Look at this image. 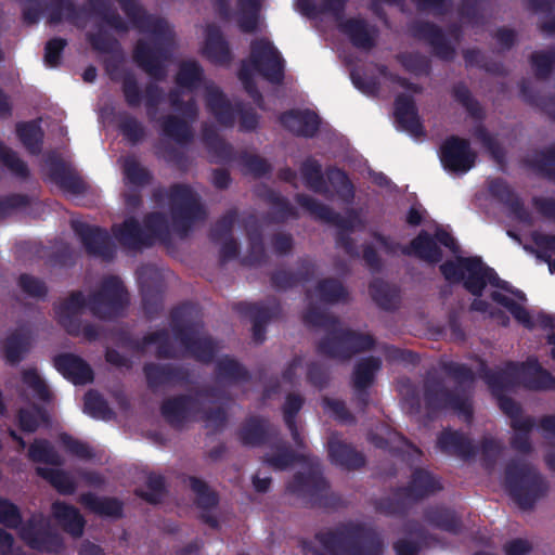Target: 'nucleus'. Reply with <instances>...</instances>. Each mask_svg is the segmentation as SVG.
Segmentation results:
<instances>
[{
  "mask_svg": "<svg viewBox=\"0 0 555 555\" xmlns=\"http://www.w3.org/2000/svg\"><path fill=\"white\" fill-rule=\"evenodd\" d=\"M16 134L29 153L39 154L41 152L43 131L36 121L17 122Z\"/></svg>",
  "mask_w": 555,
  "mask_h": 555,
  "instance_id": "58",
  "label": "nucleus"
},
{
  "mask_svg": "<svg viewBox=\"0 0 555 555\" xmlns=\"http://www.w3.org/2000/svg\"><path fill=\"white\" fill-rule=\"evenodd\" d=\"M439 158L448 172L464 175L475 166L477 154L472 150L469 140L453 134L440 145Z\"/></svg>",
  "mask_w": 555,
  "mask_h": 555,
  "instance_id": "17",
  "label": "nucleus"
},
{
  "mask_svg": "<svg viewBox=\"0 0 555 555\" xmlns=\"http://www.w3.org/2000/svg\"><path fill=\"white\" fill-rule=\"evenodd\" d=\"M143 373L151 390L172 383H186L190 378L188 369L173 364L149 362L143 365Z\"/></svg>",
  "mask_w": 555,
  "mask_h": 555,
  "instance_id": "31",
  "label": "nucleus"
},
{
  "mask_svg": "<svg viewBox=\"0 0 555 555\" xmlns=\"http://www.w3.org/2000/svg\"><path fill=\"white\" fill-rule=\"evenodd\" d=\"M28 459L34 463L61 466L63 461L52 443L47 439H35L28 448Z\"/></svg>",
  "mask_w": 555,
  "mask_h": 555,
  "instance_id": "62",
  "label": "nucleus"
},
{
  "mask_svg": "<svg viewBox=\"0 0 555 555\" xmlns=\"http://www.w3.org/2000/svg\"><path fill=\"white\" fill-rule=\"evenodd\" d=\"M112 231L119 244L130 250H141L152 247L150 236L145 235L144 228L134 217H129L120 224H115Z\"/></svg>",
  "mask_w": 555,
  "mask_h": 555,
  "instance_id": "34",
  "label": "nucleus"
},
{
  "mask_svg": "<svg viewBox=\"0 0 555 555\" xmlns=\"http://www.w3.org/2000/svg\"><path fill=\"white\" fill-rule=\"evenodd\" d=\"M90 11L118 33H127L128 25L105 0H88Z\"/></svg>",
  "mask_w": 555,
  "mask_h": 555,
  "instance_id": "60",
  "label": "nucleus"
},
{
  "mask_svg": "<svg viewBox=\"0 0 555 555\" xmlns=\"http://www.w3.org/2000/svg\"><path fill=\"white\" fill-rule=\"evenodd\" d=\"M519 93L522 100L541 108L550 118L555 121V94L552 96H542L534 90L530 80L522 78L519 82Z\"/></svg>",
  "mask_w": 555,
  "mask_h": 555,
  "instance_id": "55",
  "label": "nucleus"
},
{
  "mask_svg": "<svg viewBox=\"0 0 555 555\" xmlns=\"http://www.w3.org/2000/svg\"><path fill=\"white\" fill-rule=\"evenodd\" d=\"M525 165L538 176L555 182V143L535 151L531 157L525 159Z\"/></svg>",
  "mask_w": 555,
  "mask_h": 555,
  "instance_id": "51",
  "label": "nucleus"
},
{
  "mask_svg": "<svg viewBox=\"0 0 555 555\" xmlns=\"http://www.w3.org/2000/svg\"><path fill=\"white\" fill-rule=\"evenodd\" d=\"M414 38L426 41L434 54L443 61H452L455 56V48L447 39L443 30L433 22L417 21L410 27Z\"/></svg>",
  "mask_w": 555,
  "mask_h": 555,
  "instance_id": "21",
  "label": "nucleus"
},
{
  "mask_svg": "<svg viewBox=\"0 0 555 555\" xmlns=\"http://www.w3.org/2000/svg\"><path fill=\"white\" fill-rule=\"evenodd\" d=\"M304 403L305 399L300 395L291 392L286 396L282 406L284 423L291 433L294 443L299 449L305 448V441L299 433L296 418Z\"/></svg>",
  "mask_w": 555,
  "mask_h": 555,
  "instance_id": "49",
  "label": "nucleus"
},
{
  "mask_svg": "<svg viewBox=\"0 0 555 555\" xmlns=\"http://www.w3.org/2000/svg\"><path fill=\"white\" fill-rule=\"evenodd\" d=\"M327 452L331 462L345 470H358L365 466L364 454L358 451L351 443L340 440L332 435L327 442Z\"/></svg>",
  "mask_w": 555,
  "mask_h": 555,
  "instance_id": "30",
  "label": "nucleus"
},
{
  "mask_svg": "<svg viewBox=\"0 0 555 555\" xmlns=\"http://www.w3.org/2000/svg\"><path fill=\"white\" fill-rule=\"evenodd\" d=\"M20 538L35 551L60 554L65 545L60 533L54 531L42 514H33L18 529Z\"/></svg>",
  "mask_w": 555,
  "mask_h": 555,
  "instance_id": "14",
  "label": "nucleus"
},
{
  "mask_svg": "<svg viewBox=\"0 0 555 555\" xmlns=\"http://www.w3.org/2000/svg\"><path fill=\"white\" fill-rule=\"evenodd\" d=\"M234 310L248 317L250 321H259L266 324L273 319H278L282 313L281 302L274 297L259 302L240 301L234 305Z\"/></svg>",
  "mask_w": 555,
  "mask_h": 555,
  "instance_id": "39",
  "label": "nucleus"
},
{
  "mask_svg": "<svg viewBox=\"0 0 555 555\" xmlns=\"http://www.w3.org/2000/svg\"><path fill=\"white\" fill-rule=\"evenodd\" d=\"M369 293L374 302L385 311H395L400 305V289L376 278L369 284Z\"/></svg>",
  "mask_w": 555,
  "mask_h": 555,
  "instance_id": "44",
  "label": "nucleus"
},
{
  "mask_svg": "<svg viewBox=\"0 0 555 555\" xmlns=\"http://www.w3.org/2000/svg\"><path fill=\"white\" fill-rule=\"evenodd\" d=\"M279 121L284 129L300 138L315 137L321 126L319 115L309 108L285 111L279 116Z\"/></svg>",
  "mask_w": 555,
  "mask_h": 555,
  "instance_id": "22",
  "label": "nucleus"
},
{
  "mask_svg": "<svg viewBox=\"0 0 555 555\" xmlns=\"http://www.w3.org/2000/svg\"><path fill=\"white\" fill-rule=\"evenodd\" d=\"M338 29L359 50L371 51L376 46L378 29L376 26L369 24L365 18H345L339 22Z\"/></svg>",
  "mask_w": 555,
  "mask_h": 555,
  "instance_id": "24",
  "label": "nucleus"
},
{
  "mask_svg": "<svg viewBox=\"0 0 555 555\" xmlns=\"http://www.w3.org/2000/svg\"><path fill=\"white\" fill-rule=\"evenodd\" d=\"M315 540L330 555H383L379 533L363 522L347 521L315 533Z\"/></svg>",
  "mask_w": 555,
  "mask_h": 555,
  "instance_id": "5",
  "label": "nucleus"
},
{
  "mask_svg": "<svg viewBox=\"0 0 555 555\" xmlns=\"http://www.w3.org/2000/svg\"><path fill=\"white\" fill-rule=\"evenodd\" d=\"M198 401L191 395L180 393L164 399L160 404V414L175 429H181L191 418L199 412Z\"/></svg>",
  "mask_w": 555,
  "mask_h": 555,
  "instance_id": "20",
  "label": "nucleus"
},
{
  "mask_svg": "<svg viewBox=\"0 0 555 555\" xmlns=\"http://www.w3.org/2000/svg\"><path fill=\"white\" fill-rule=\"evenodd\" d=\"M152 198L158 205L168 198L172 230L180 238H186L195 223L204 221L207 217L198 195L189 184L173 183L168 190L156 188Z\"/></svg>",
  "mask_w": 555,
  "mask_h": 555,
  "instance_id": "6",
  "label": "nucleus"
},
{
  "mask_svg": "<svg viewBox=\"0 0 555 555\" xmlns=\"http://www.w3.org/2000/svg\"><path fill=\"white\" fill-rule=\"evenodd\" d=\"M203 54L217 65L229 64L232 59L229 43L217 25L211 24L206 28Z\"/></svg>",
  "mask_w": 555,
  "mask_h": 555,
  "instance_id": "38",
  "label": "nucleus"
},
{
  "mask_svg": "<svg viewBox=\"0 0 555 555\" xmlns=\"http://www.w3.org/2000/svg\"><path fill=\"white\" fill-rule=\"evenodd\" d=\"M189 486L195 494L194 503L196 507L202 511L199 519L211 529H218L220 527L219 520L210 514L219 505L218 492L212 490L206 481L195 476L189 477Z\"/></svg>",
  "mask_w": 555,
  "mask_h": 555,
  "instance_id": "25",
  "label": "nucleus"
},
{
  "mask_svg": "<svg viewBox=\"0 0 555 555\" xmlns=\"http://www.w3.org/2000/svg\"><path fill=\"white\" fill-rule=\"evenodd\" d=\"M300 175L305 185L310 191L326 197L328 196L330 189L319 160L313 157L306 158L300 165Z\"/></svg>",
  "mask_w": 555,
  "mask_h": 555,
  "instance_id": "50",
  "label": "nucleus"
},
{
  "mask_svg": "<svg viewBox=\"0 0 555 555\" xmlns=\"http://www.w3.org/2000/svg\"><path fill=\"white\" fill-rule=\"evenodd\" d=\"M532 242L537 247L535 256L548 264L551 273H555V234L534 232Z\"/></svg>",
  "mask_w": 555,
  "mask_h": 555,
  "instance_id": "64",
  "label": "nucleus"
},
{
  "mask_svg": "<svg viewBox=\"0 0 555 555\" xmlns=\"http://www.w3.org/2000/svg\"><path fill=\"white\" fill-rule=\"evenodd\" d=\"M498 399L500 410L511 418L513 429L532 430L535 422L532 417H522V408L513 398L505 393L494 396Z\"/></svg>",
  "mask_w": 555,
  "mask_h": 555,
  "instance_id": "53",
  "label": "nucleus"
},
{
  "mask_svg": "<svg viewBox=\"0 0 555 555\" xmlns=\"http://www.w3.org/2000/svg\"><path fill=\"white\" fill-rule=\"evenodd\" d=\"M51 513L66 533L73 538H80L83 534L86 519L77 507L57 500L52 503Z\"/></svg>",
  "mask_w": 555,
  "mask_h": 555,
  "instance_id": "37",
  "label": "nucleus"
},
{
  "mask_svg": "<svg viewBox=\"0 0 555 555\" xmlns=\"http://www.w3.org/2000/svg\"><path fill=\"white\" fill-rule=\"evenodd\" d=\"M279 429L263 416L247 417L240 429L237 437L243 446L260 447L279 437Z\"/></svg>",
  "mask_w": 555,
  "mask_h": 555,
  "instance_id": "23",
  "label": "nucleus"
},
{
  "mask_svg": "<svg viewBox=\"0 0 555 555\" xmlns=\"http://www.w3.org/2000/svg\"><path fill=\"white\" fill-rule=\"evenodd\" d=\"M317 274L315 264L309 259H300L296 272L279 269L270 276L271 285L276 291H287L299 283L310 282Z\"/></svg>",
  "mask_w": 555,
  "mask_h": 555,
  "instance_id": "35",
  "label": "nucleus"
},
{
  "mask_svg": "<svg viewBox=\"0 0 555 555\" xmlns=\"http://www.w3.org/2000/svg\"><path fill=\"white\" fill-rule=\"evenodd\" d=\"M326 178L341 202L348 205L353 203L354 185L344 169L331 166L326 169Z\"/></svg>",
  "mask_w": 555,
  "mask_h": 555,
  "instance_id": "57",
  "label": "nucleus"
},
{
  "mask_svg": "<svg viewBox=\"0 0 555 555\" xmlns=\"http://www.w3.org/2000/svg\"><path fill=\"white\" fill-rule=\"evenodd\" d=\"M250 63L254 69L273 85H281L285 77V61L274 44L266 38L250 43Z\"/></svg>",
  "mask_w": 555,
  "mask_h": 555,
  "instance_id": "16",
  "label": "nucleus"
},
{
  "mask_svg": "<svg viewBox=\"0 0 555 555\" xmlns=\"http://www.w3.org/2000/svg\"><path fill=\"white\" fill-rule=\"evenodd\" d=\"M424 519L427 524L450 533H460L463 527L456 513L443 506H431L425 509Z\"/></svg>",
  "mask_w": 555,
  "mask_h": 555,
  "instance_id": "48",
  "label": "nucleus"
},
{
  "mask_svg": "<svg viewBox=\"0 0 555 555\" xmlns=\"http://www.w3.org/2000/svg\"><path fill=\"white\" fill-rule=\"evenodd\" d=\"M121 92L126 104L137 108L144 100L146 117L151 122L159 121L162 133L184 146L194 139L192 127L183 118L176 115H167L157 120L158 107L165 99V92L156 82L145 85L143 93L133 74H126L121 80Z\"/></svg>",
  "mask_w": 555,
  "mask_h": 555,
  "instance_id": "4",
  "label": "nucleus"
},
{
  "mask_svg": "<svg viewBox=\"0 0 555 555\" xmlns=\"http://www.w3.org/2000/svg\"><path fill=\"white\" fill-rule=\"evenodd\" d=\"M439 269L446 281L451 284L462 283L475 297H481L488 284L496 288L507 287V281L502 280L496 271L478 256L446 260Z\"/></svg>",
  "mask_w": 555,
  "mask_h": 555,
  "instance_id": "7",
  "label": "nucleus"
},
{
  "mask_svg": "<svg viewBox=\"0 0 555 555\" xmlns=\"http://www.w3.org/2000/svg\"><path fill=\"white\" fill-rule=\"evenodd\" d=\"M193 309L192 304L182 302L170 310V328L177 340L191 331L194 332L197 327H203L202 322H195L192 320Z\"/></svg>",
  "mask_w": 555,
  "mask_h": 555,
  "instance_id": "46",
  "label": "nucleus"
},
{
  "mask_svg": "<svg viewBox=\"0 0 555 555\" xmlns=\"http://www.w3.org/2000/svg\"><path fill=\"white\" fill-rule=\"evenodd\" d=\"M203 327H197L194 332H190L178 341L183 346L185 351L196 361L208 364L214 361L218 345L216 340L208 335H199Z\"/></svg>",
  "mask_w": 555,
  "mask_h": 555,
  "instance_id": "36",
  "label": "nucleus"
},
{
  "mask_svg": "<svg viewBox=\"0 0 555 555\" xmlns=\"http://www.w3.org/2000/svg\"><path fill=\"white\" fill-rule=\"evenodd\" d=\"M130 302L129 293L118 275L104 276L98 288L89 294L87 308L90 313L102 321L121 318Z\"/></svg>",
  "mask_w": 555,
  "mask_h": 555,
  "instance_id": "10",
  "label": "nucleus"
},
{
  "mask_svg": "<svg viewBox=\"0 0 555 555\" xmlns=\"http://www.w3.org/2000/svg\"><path fill=\"white\" fill-rule=\"evenodd\" d=\"M483 377L493 396L503 395L519 385L518 363L508 362L498 371L487 370Z\"/></svg>",
  "mask_w": 555,
  "mask_h": 555,
  "instance_id": "42",
  "label": "nucleus"
},
{
  "mask_svg": "<svg viewBox=\"0 0 555 555\" xmlns=\"http://www.w3.org/2000/svg\"><path fill=\"white\" fill-rule=\"evenodd\" d=\"M79 503L103 517L120 518L124 514V503L117 498L98 496L92 492H86L79 496Z\"/></svg>",
  "mask_w": 555,
  "mask_h": 555,
  "instance_id": "43",
  "label": "nucleus"
},
{
  "mask_svg": "<svg viewBox=\"0 0 555 555\" xmlns=\"http://www.w3.org/2000/svg\"><path fill=\"white\" fill-rule=\"evenodd\" d=\"M442 489L440 480L424 468H415L409 483L397 488L392 498L383 499L378 509L389 515L403 514L410 503L418 502Z\"/></svg>",
  "mask_w": 555,
  "mask_h": 555,
  "instance_id": "11",
  "label": "nucleus"
},
{
  "mask_svg": "<svg viewBox=\"0 0 555 555\" xmlns=\"http://www.w3.org/2000/svg\"><path fill=\"white\" fill-rule=\"evenodd\" d=\"M88 297L86 298L81 291H75L64 299L59 306L54 307L59 323L70 335H78L80 323L78 315L83 308H87Z\"/></svg>",
  "mask_w": 555,
  "mask_h": 555,
  "instance_id": "32",
  "label": "nucleus"
},
{
  "mask_svg": "<svg viewBox=\"0 0 555 555\" xmlns=\"http://www.w3.org/2000/svg\"><path fill=\"white\" fill-rule=\"evenodd\" d=\"M48 22L57 25L63 20L70 24H77L83 18L85 8L77 7L75 0H51L47 7Z\"/></svg>",
  "mask_w": 555,
  "mask_h": 555,
  "instance_id": "47",
  "label": "nucleus"
},
{
  "mask_svg": "<svg viewBox=\"0 0 555 555\" xmlns=\"http://www.w3.org/2000/svg\"><path fill=\"white\" fill-rule=\"evenodd\" d=\"M442 371L452 377L457 386L454 389L446 387L439 378H429L424 383V401L429 413L451 410L466 423L474 418L472 393L463 384L474 382L473 370L463 363L454 361L443 362Z\"/></svg>",
  "mask_w": 555,
  "mask_h": 555,
  "instance_id": "3",
  "label": "nucleus"
},
{
  "mask_svg": "<svg viewBox=\"0 0 555 555\" xmlns=\"http://www.w3.org/2000/svg\"><path fill=\"white\" fill-rule=\"evenodd\" d=\"M488 190L491 196L504 205L516 220L520 222L531 221V215L525 207L522 199L503 178L492 179L489 182Z\"/></svg>",
  "mask_w": 555,
  "mask_h": 555,
  "instance_id": "28",
  "label": "nucleus"
},
{
  "mask_svg": "<svg viewBox=\"0 0 555 555\" xmlns=\"http://www.w3.org/2000/svg\"><path fill=\"white\" fill-rule=\"evenodd\" d=\"M49 176L61 189L76 195L83 194L88 186L86 182L62 159H53L49 165Z\"/></svg>",
  "mask_w": 555,
  "mask_h": 555,
  "instance_id": "40",
  "label": "nucleus"
},
{
  "mask_svg": "<svg viewBox=\"0 0 555 555\" xmlns=\"http://www.w3.org/2000/svg\"><path fill=\"white\" fill-rule=\"evenodd\" d=\"M36 474L47 480L62 495H73L76 492V481L63 469L37 467Z\"/></svg>",
  "mask_w": 555,
  "mask_h": 555,
  "instance_id": "54",
  "label": "nucleus"
},
{
  "mask_svg": "<svg viewBox=\"0 0 555 555\" xmlns=\"http://www.w3.org/2000/svg\"><path fill=\"white\" fill-rule=\"evenodd\" d=\"M132 26L141 34H150L153 40L138 39L132 59L151 78L162 81L166 77L165 63L171 54L175 33L163 17L149 14L137 0H117Z\"/></svg>",
  "mask_w": 555,
  "mask_h": 555,
  "instance_id": "1",
  "label": "nucleus"
},
{
  "mask_svg": "<svg viewBox=\"0 0 555 555\" xmlns=\"http://www.w3.org/2000/svg\"><path fill=\"white\" fill-rule=\"evenodd\" d=\"M295 201L313 218L325 223L333 224L337 228L335 243L337 247L341 248L346 253V255L351 258L360 257L356 241L351 236L357 223L361 222L359 212L356 209H348L346 216H341L326 204H323L305 193H297L295 195Z\"/></svg>",
  "mask_w": 555,
  "mask_h": 555,
  "instance_id": "9",
  "label": "nucleus"
},
{
  "mask_svg": "<svg viewBox=\"0 0 555 555\" xmlns=\"http://www.w3.org/2000/svg\"><path fill=\"white\" fill-rule=\"evenodd\" d=\"M440 245L452 253L459 250L456 240L441 227H437L434 236L426 230H421L408 245L402 247L404 256H413L428 263L436 264L442 260L443 251Z\"/></svg>",
  "mask_w": 555,
  "mask_h": 555,
  "instance_id": "13",
  "label": "nucleus"
},
{
  "mask_svg": "<svg viewBox=\"0 0 555 555\" xmlns=\"http://www.w3.org/2000/svg\"><path fill=\"white\" fill-rule=\"evenodd\" d=\"M215 374L218 382L229 385L247 383L250 379L248 370L230 356H223L216 362Z\"/></svg>",
  "mask_w": 555,
  "mask_h": 555,
  "instance_id": "45",
  "label": "nucleus"
},
{
  "mask_svg": "<svg viewBox=\"0 0 555 555\" xmlns=\"http://www.w3.org/2000/svg\"><path fill=\"white\" fill-rule=\"evenodd\" d=\"M31 347V336L27 331L17 328L10 333L2 343L3 357L10 365H17L24 360Z\"/></svg>",
  "mask_w": 555,
  "mask_h": 555,
  "instance_id": "41",
  "label": "nucleus"
},
{
  "mask_svg": "<svg viewBox=\"0 0 555 555\" xmlns=\"http://www.w3.org/2000/svg\"><path fill=\"white\" fill-rule=\"evenodd\" d=\"M206 106L217 122L223 127L234 126L236 117L240 118V130L253 132L259 126L260 116L242 101L232 104L219 88H208L206 92Z\"/></svg>",
  "mask_w": 555,
  "mask_h": 555,
  "instance_id": "12",
  "label": "nucleus"
},
{
  "mask_svg": "<svg viewBox=\"0 0 555 555\" xmlns=\"http://www.w3.org/2000/svg\"><path fill=\"white\" fill-rule=\"evenodd\" d=\"M395 119L398 128L418 138L425 134L418 109L412 95L400 93L395 99Z\"/></svg>",
  "mask_w": 555,
  "mask_h": 555,
  "instance_id": "29",
  "label": "nucleus"
},
{
  "mask_svg": "<svg viewBox=\"0 0 555 555\" xmlns=\"http://www.w3.org/2000/svg\"><path fill=\"white\" fill-rule=\"evenodd\" d=\"M306 325L321 327L326 334L318 341V354L337 360H349L359 352L374 348L375 339L370 334H362L340 326L339 319L314 304H310L302 315Z\"/></svg>",
  "mask_w": 555,
  "mask_h": 555,
  "instance_id": "2",
  "label": "nucleus"
},
{
  "mask_svg": "<svg viewBox=\"0 0 555 555\" xmlns=\"http://www.w3.org/2000/svg\"><path fill=\"white\" fill-rule=\"evenodd\" d=\"M145 235L150 236L152 246L156 241L169 243L171 240L170 225L167 216L160 211H152L143 217Z\"/></svg>",
  "mask_w": 555,
  "mask_h": 555,
  "instance_id": "52",
  "label": "nucleus"
},
{
  "mask_svg": "<svg viewBox=\"0 0 555 555\" xmlns=\"http://www.w3.org/2000/svg\"><path fill=\"white\" fill-rule=\"evenodd\" d=\"M504 487L513 501L524 511L533 508L548 491V483L538 469L516 459L505 465Z\"/></svg>",
  "mask_w": 555,
  "mask_h": 555,
  "instance_id": "8",
  "label": "nucleus"
},
{
  "mask_svg": "<svg viewBox=\"0 0 555 555\" xmlns=\"http://www.w3.org/2000/svg\"><path fill=\"white\" fill-rule=\"evenodd\" d=\"M53 365L59 373L74 385H86L93 382L92 367L86 360L75 353L56 354L53 358Z\"/></svg>",
  "mask_w": 555,
  "mask_h": 555,
  "instance_id": "26",
  "label": "nucleus"
},
{
  "mask_svg": "<svg viewBox=\"0 0 555 555\" xmlns=\"http://www.w3.org/2000/svg\"><path fill=\"white\" fill-rule=\"evenodd\" d=\"M380 367L382 360L378 357L371 356L357 362L353 370V389L370 388Z\"/></svg>",
  "mask_w": 555,
  "mask_h": 555,
  "instance_id": "56",
  "label": "nucleus"
},
{
  "mask_svg": "<svg viewBox=\"0 0 555 555\" xmlns=\"http://www.w3.org/2000/svg\"><path fill=\"white\" fill-rule=\"evenodd\" d=\"M73 228L88 255L105 261L115 258L116 246L106 229L83 222L74 223Z\"/></svg>",
  "mask_w": 555,
  "mask_h": 555,
  "instance_id": "19",
  "label": "nucleus"
},
{
  "mask_svg": "<svg viewBox=\"0 0 555 555\" xmlns=\"http://www.w3.org/2000/svg\"><path fill=\"white\" fill-rule=\"evenodd\" d=\"M137 279L143 311L149 320H153L163 310L165 282L158 270L152 264L140 267L137 270Z\"/></svg>",
  "mask_w": 555,
  "mask_h": 555,
  "instance_id": "18",
  "label": "nucleus"
},
{
  "mask_svg": "<svg viewBox=\"0 0 555 555\" xmlns=\"http://www.w3.org/2000/svg\"><path fill=\"white\" fill-rule=\"evenodd\" d=\"M287 491L301 499L310 507L332 506L328 496L330 485L321 472H297L287 483Z\"/></svg>",
  "mask_w": 555,
  "mask_h": 555,
  "instance_id": "15",
  "label": "nucleus"
},
{
  "mask_svg": "<svg viewBox=\"0 0 555 555\" xmlns=\"http://www.w3.org/2000/svg\"><path fill=\"white\" fill-rule=\"evenodd\" d=\"M203 141L210 154L217 157L220 163H227L236 159L233 146L223 140L214 130H204Z\"/></svg>",
  "mask_w": 555,
  "mask_h": 555,
  "instance_id": "63",
  "label": "nucleus"
},
{
  "mask_svg": "<svg viewBox=\"0 0 555 555\" xmlns=\"http://www.w3.org/2000/svg\"><path fill=\"white\" fill-rule=\"evenodd\" d=\"M437 446L441 452L465 462L475 459L478 454V447L467 434L461 430L443 429L438 436Z\"/></svg>",
  "mask_w": 555,
  "mask_h": 555,
  "instance_id": "27",
  "label": "nucleus"
},
{
  "mask_svg": "<svg viewBox=\"0 0 555 555\" xmlns=\"http://www.w3.org/2000/svg\"><path fill=\"white\" fill-rule=\"evenodd\" d=\"M263 199L271 205L273 211V220L275 222H284L287 219H297L298 211L291 202L279 192L268 189L263 195Z\"/></svg>",
  "mask_w": 555,
  "mask_h": 555,
  "instance_id": "61",
  "label": "nucleus"
},
{
  "mask_svg": "<svg viewBox=\"0 0 555 555\" xmlns=\"http://www.w3.org/2000/svg\"><path fill=\"white\" fill-rule=\"evenodd\" d=\"M519 385L529 390H555V376L537 358L518 363Z\"/></svg>",
  "mask_w": 555,
  "mask_h": 555,
  "instance_id": "33",
  "label": "nucleus"
},
{
  "mask_svg": "<svg viewBox=\"0 0 555 555\" xmlns=\"http://www.w3.org/2000/svg\"><path fill=\"white\" fill-rule=\"evenodd\" d=\"M314 292L319 299L325 304H337L348 299V291L340 281L325 278L318 282Z\"/></svg>",
  "mask_w": 555,
  "mask_h": 555,
  "instance_id": "59",
  "label": "nucleus"
}]
</instances>
